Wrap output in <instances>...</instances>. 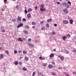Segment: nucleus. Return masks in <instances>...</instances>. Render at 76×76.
Listing matches in <instances>:
<instances>
[{
  "label": "nucleus",
  "mask_w": 76,
  "mask_h": 76,
  "mask_svg": "<svg viewBox=\"0 0 76 76\" xmlns=\"http://www.w3.org/2000/svg\"><path fill=\"white\" fill-rule=\"evenodd\" d=\"M44 4H42L41 5L40 7V10L41 12H42V11H45V9L44 8Z\"/></svg>",
  "instance_id": "f257e3e1"
},
{
  "label": "nucleus",
  "mask_w": 76,
  "mask_h": 76,
  "mask_svg": "<svg viewBox=\"0 0 76 76\" xmlns=\"http://www.w3.org/2000/svg\"><path fill=\"white\" fill-rule=\"evenodd\" d=\"M27 44L30 47H34V45L33 44H31L30 42H28L27 43Z\"/></svg>",
  "instance_id": "f03ea898"
},
{
  "label": "nucleus",
  "mask_w": 76,
  "mask_h": 76,
  "mask_svg": "<svg viewBox=\"0 0 76 76\" xmlns=\"http://www.w3.org/2000/svg\"><path fill=\"white\" fill-rule=\"evenodd\" d=\"M56 67V66L54 65L53 66L52 64H49L48 66V67L49 68V69H51L53 68V67Z\"/></svg>",
  "instance_id": "7ed1b4c3"
},
{
  "label": "nucleus",
  "mask_w": 76,
  "mask_h": 76,
  "mask_svg": "<svg viewBox=\"0 0 76 76\" xmlns=\"http://www.w3.org/2000/svg\"><path fill=\"white\" fill-rule=\"evenodd\" d=\"M60 57L61 60L63 61V60H64V57L63 56H60V55H59L58 56V58H59Z\"/></svg>",
  "instance_id": "20e7f679"
},
{
  "label": "nucleus",
  "mask_w": 76,
  "mask_h": 76,
  "mask_svg": "<svg viewBox=\"0 0 76 76\" xmlns=\"http://www.w3.org/2000/svg\"><path fill=\"white\" fill-rule=\"evenodd\" d=\"M62 4L63 6L65 7H66L67 5V2H64Z\"/></svg>",
  "instance_id": "39448f33"
},
{
  "label": "nucleus",
  "mask_w": 76,
  "mask_h": 76,
  "mask_svg": "<svg viewBox=\"0 0 76 76\" xmlns=\"http://www.w3.org/2000/svg\"><path fill=\"white\" fill-rule=\"evenodd\" d=\"M3 57H4V55L2 54H1L0 55V60L2 59Z\"/></svg>",
  "instance_id": "423d86ee"
},
{
  "label": "nucleus",
  "mask_w": 76,
  "mask_h": 76,
  "mask_svg": "<svg viewBox=\"0 0 76 76\" xmlns=\"http://www.w3.org/2000/svg\"><path fill=\"white\" fill-rule=\"evenodd\" d=\"M27 17L28 19H30L31 18V14H29L27 15Z\"/></svg>",
  "instance_id": "0eeeda50"
},
{
  "label": "nucleus",
  "mask_w": 76,
  "mask_h": 76,
  "mask_svg": "<svg viewBox=\"0 0 76 76\" xmlns=\"http://www.w3.org/2000/svg\"><path fill=\"white\" fill-rule=\"evenodd\" d=\"M39 59L42 60H45V58L44 57H42L41 56H40L39 57Z\"/></svg>",
  "instance_id": "6e6552de"
},
{
  "label": "nucleus",
  "mask_w": 76,
  "mask_h": 76,
  "mask_svg": "<svg viewBox=\"0 0 76 76\" xmlns=\"http://www.w3.org/2000/svg\"><path fill=\"white\" fill-rule=\"evenodd\" d=\"M21 26H23V24L22 23H20L19 25L18 26V28H20V27Z\"/></svg>",
  "instance_id": "1a4fd4ad"
},
{
  "label": "nucleus",
  "mask_w": 76,
  "mask_h": 76,
  "mask_svg": "<svg viewBox=\"0 0 76 76\" xmlns=\"http://www.w3.org/2000/svg\"><path fill=\"white\" fill-rule=\"evenodd\" d=\"M17 20L20 21V20H21V17L19 16H18L17 18Z\"/></svg>",
  "instance_id": "9d476101"
},
{
  "label": "nucleus",
  "mask_w": 76,
  "mask_h": 76,
  "mask_svg": "<svg viewBox=\"0 0 76 76\" xmlns=\"http://www.w3.org/2000/svg\"><path fill=\"white\" fill-rule=\"evenodd\" d=\"M1 28H2V32H5V30L4 29V27L3 26H1Z\"/></svg>",
  "instance_id": "9b49d317"
},
{
  "label": "nucleus",
  "mask_w": 76,
  "mask_h": 76,
  "mask_svg": "<svg viewBox=\"0 0 76 76\" xmlns=\"http://www.w3.org/2000/svg\"><path fill=\"white\" fill-rule=\"evenodd\" d=\"M32 9L29 8L28 9V12H32Z\"/></svg>",
  "instance_id": "f8f14e48"
},
{
  "label": "nucleus",
  "mask_w": 76,
  "mask_h": 76,
  "mask_svg": "<svg viewBox=\"0 0 76 76\" xmlns=\"http://www.w3.org/2000/svg\"><path fill=\"white\" fill-rule=\"evenodd\" d=\"M51 21H52V19L51 18L47 20L48 22H51Z\"/></svg>",
  "instance_id": "ddd939ff"
},
{
  "label": "nucleus",
  "mask_w": 76,
  "mask_h": 76,
  "mask_svg": "<svg viewBox=\"0 0 76 76\" xmlns=\"http://www.w3.org/2000/svg\"><path fill=\"white\" fill-rule=\"evenodd\" d=\"M25 60L26 61H28V60H29V58H28V57L26 56L24 58Z\"/></svg>",
  "instance_id": "4468645a"
},
{
  "label": "nucleus",
  "mask_w": 76,
  "mask_h": 76,
  "mask_svg": "<svg viewBox=\"0 0 76 76\" xmlns=\"http://www.w3.org/2000/svg\"><path fill=\"white\" fill-rule=\"evenodd\" d=\"M18 39L19 41H21V42H22V41H23V40H22L21 38H19Z\"/></svg>",
  "instance_id": "2eb2a0df"
},
{
  "label": "nucleus",
  "mask_w": 76,
  "mask_h": 76,
  "mask_svg": "<svg viewBox=\"0 0 76 76\" xmlns=\"http://www.w3.org/2000/svg\"><path fill=\"white\" fill-rule=\"evenodd\" d=\"M22 69L24 71H26V70H27V69L25 67L23 68Z\"/></svg>",
  "instance_id": "dca6fc26"
},
{
  "label": "nucleus",
  "mask_w": 76,
  "mask_h": 76,
  "mask_svg": "<svg viewBox=\"0 0 76 76\" xmlns=\"http://www.w3.org/2000/svg\"><path fill=\"white\" fill-rule=\"evenodd\" d=\"M5 53H6V54H9V51L7 50H5Z\"/></svg>",
  "instance_id": "f3484780"
},
{
  "label": "nucleus",
  "mask_w": 76,
  "mask_h": 76,
  "mask_svg": "<svg viewBox=\"0 0 76 76\" xmlns=\"http://www.w3.org/2000/svg\"><path fill=\"white\" fill-rule=\"evenodd\" d=\"M23 32L24 33V34H28V31H26V30H24L23 31Z\"/></svg>",
  "instance_id": "a211bd4d"
},
{
  "label": "nucleus",
  "mask_w": 76,
  "mask_h": 76,
  "mask_svg": "<svg viewBox=\"0 0 76 76\" xmlns=\"http://www.w3.org/2000/svg\"><path fill=\"white\" fill-rule=\"evenodd\" d=\"M63 23L64 24H67V21L66 20H64L63 21Z\"/></svg>",
  "instance_id": "6ab92c4d"
},
{
  "label": "nucleus",
  "mask_w": 76,
  "mask_h": 76,
  "mask_svg": "<svg viewBox=\"0 0 76 76\" xmlns=\"http://www.w3.org/2000/svg\"><path fill=\"white\" fill-rule=\"evenodd\" d=\"M63 12H65V13H67V9H64V10H63Z\"/></svg>",
  "instance_id": "aec40b11"
},
{
  "label": "nucleus",
  "mask_w": 76,
  "mask_h": 76,
  "mask_svg": "<svg viewBox=\"0 0 76 76\" xmlns=\"http://www.w3.org/2000/svg\"><path fill=\"white\" fill-rule=\"evenodd\" d=\"M70 24H73V21L72 20H71L70 21Z\"/></svg>",
  "instance_id": "412c9836"
},
{
  "label": "nucleus",
  "mask_w": 76,
  "mask_h": 76,
  "mask_svg": "<svg viewBox=\"0 0 76 76\" xmlns=\"http://www.w3.org/2000/svg\"><path fill=\"white\" fill-rule=\"evenodd\" d=\"M50 58H52V57H53V56H54V55H53V54L51 53L50 55Z\"/></svg>",
  "instance_id": "4be33fe9"
},
{
  "label": "nucleus",
  "mask_w": 76,
  "mask_h": 76,
  "mask_svg": "<svg viewBox=\"0 0 76 76\" xmlns=\"http://www.w3.org/2000/svg\"><path fill=\"white\" fill-rule=\"evenodd\" d=\"M51 73L52 75H53V76H55V75H56V74L53 72H51Z\"/></svg>",
  "instance_id": "5701e85b"
},
{
  "label": "nucleus",
  "mask_w": 76,
  "mask_h": 76,
  "mask_svg": "<svg viewBox=\"0 0 76 76\" xmlns=\"http://www.w3.org/2000/svg\"><path fill=\"white\" fill-rule=\"evenodd\" d=\"M66 38H67V37H66V36H64L62 37V39L64 40V39H66Z\"/></svg>",
  "instance_id": "b1692460"
},
{
  "label": "nucleus",
  "mask_w": 76,
  "mask_h": 76,
  "mask_svg": "<svg viewBox=\"0 0 76 76\" xmlns=\"http://www.w3.org/2000/svg\"><path fill=\"white\" fill-rule=\"evenodd\" d=\"M29 54L30 55H32V51H29Z\"/></svg>",
  "instance_id": "393cba45"
},
{
  "label": "nucleus",
  "mask_w": 76,
  "mask_h": 76,
  "mask_svg": "<svg viewBox=\"0 0 76 76\" xmlns=\"http://www.w3.org/2000/svg\"><path fill=\"white\" fill-rule=\"evenodd\" d=\"M32 24L33 25H36V23H35L34 21H33L32 23Z\"/></svg>",
  "instance_id": "a878e982"
},
{
  "label": "nucleus",
  "mask_w": 76,
  "mask_h": 76,
  "mask_svg": "<svg viewBox=\"0 0 76 76\" xmlns=\"http://www.w3.org/2000/svg\"><path fill=\"white\" fill-rule=\"evenodd\" d=\"M47 65V63H44L43 64V66H46Z\"/></svg>",
  "instance_id": "bb28decb"
},
{
  "label": "nucleus",
  "mask_w": 76,
  "mask_h": 76,
  "mask_svg": "<svg viewBox=\"0 0 76 76\" xmlns=\"http://www.w3.org/2000/svg\"><path fill=\"white\" fill-rule=\"evenodd\" d=\"M23 54H26V53H27V52L25 50H23Z\"/></svg>",
  "instance_id": "cd10ccee"
},
{
  "label": "nucleus",
  "mask_w": 76,
  "mask_h": 76,
  "mask_svg": "<svg viewBox=\"0 0 76 76\" xmlns=\"http://www.w3.org/2000/svg\"><path fill=\"white\" fill-rule=\"evenodd\" d=\"M35 73H36L35 72H33L32 73V76H35Z\"/></svg>",
  "instance_id": "c85d7f7f"
},
{
  "label": "nucleus",
  "mask_w": 76,
  "mask_h": 76,
  "mask_svg": "<svg viewBox=\"0 0 76 76\" xmlns=\"http://www.w3.org/2000/svg\"><path fill=\"white\" fill-rule=\"evenodd\" d=\"M12 22H16V20L15 19H12Z\"/></svg>",
  "instance_id": "c756f323"
},
{
  "label": "nucleus",
  "mask_w": 76,
  "mask_h": 76,
  "mask_svg": "<svg viewBox=\"0 0 76 76\" xmlns=\"http://www.w3.org/2000/svg\"><path fill=\"white\" fill-rule=\"evenodd\" d=\"M28 42H31V39H28Z\"/></svg>",
  "instance_id": "7c9ffc66"
},
{
  "label": "nucleus",
  "mask_w": 76,
  "mask_h": 76,
  "mask_svg": "<svg viewBox=\"0 0 76 76\" xmlns=\"http://www.w3.org/2000/svg\"><path fill=\"white\" fill-rule=\"evenodd\" d=\"M70 34H69L68 35H67V37H68V38H70Z\"/></svg>",
  "instance_id": "2f4dec72"
},
{
  "label": "nucleus",
  "mask_w": 76,
  "mask_h": 76,
  "mask_svg": "<svg viewBox=\"0 0 76 76\" xmlns=\"http://www.w3.org/2000/svg\"><path fill=\"white\" fill-rule=\"evenodd\" d=\"M51 34L52 35H55V34H56V32L54 31H53Z\"/></svg>",
  "instance_id": "473e14b6"
},
{
  "label": "nucleus",
  "mask_w": 76,
  "mask_h": 76,
  "mask_svg": "<svg viewBox=\"0 0 76 76\" xmlns=\"http://www.w3.org/2000/svg\"><path fill=\"white\" fill-rule=\"evenodd\" d=\"M46 27H47V28H49V25H48V23L46 25Z\"/></svg>",
  "instance_id": "72a5a7b5"
},
{
  "label": "nucleus",
  "mask_w": 76,
  "mask_h": 76,
  "mask_svg": "<svg viewBox=\"0 0 76 76\" xmlns=\"http://www.w3.org/2000/svg\"><path fill=\"white\" fill-rule=\"evenodd\" d=\"M25 28L26 29H28V28H29V26H25Z\"/></svg>",
  "instance_id": "f704fd0d"
},
{
  "label": "nucleus",
  "mask_w": 76,
  "mask_h": 76,
  "mask_svg": "<svg viewBox=\"0 0 76 76\" xmlns=\"http://www.w3.org/2000/svg\"><path fill=\"white\" fill-rule=\"evenodd\" d=\"M67 3L68 4H70V6H71V2H70V1H68L67 2Z\"/></svg>",
  "instance_id": "c9c22d12"
},
{
  "label": "nucleus",
  "mask_w": 76,
  "mask_h": 76,
  "mask_svg": "<svg viewBox=\"0 0 76 76\" xmlns=\"http://www.w3.org/2000/svg\"><path fill=\"white\" fill-rule=\"evenodd\" d=\"M73 74L74 75H76V72H73Z\"/></svg>",
  "instance_id": "e433bc0d"
},
{
  "label": "nucleus",
  "mask_w": 76,
  "mask_h": 76,
  "mask_svg": "<svg viewBox=\"0 0 76 76\" xmlns=\"http://www.w3.org/2000/svg\"><path fill=\"white\" fill-rule=\"evenodd\" d=\"M44 22L43 21H41L40 22V23L41 24H42V23H43Z\"/></svg>",
  "instance_id": "4c0bfd02"
},
{
  "label": "nucleus",
  "mask_w": 76,
  "mask_h": 76,
  "mask_svg": "<svg viewBox=\"0 0 76 76\" xmlns=\"http://www.w3.org/2000/svg\"><path fill=\"white\" fill-rule=\"evenodd\" d=\"M52 64H53L54 65H55V63L54 61H53L52 62Z\"/></svg>",
  "instance_id": "58836bf2"
},
{
  "label": "nucleus",
  "mask_w": 76,
  "mask_h": 76,
  "mask_svg": "<svg viewBox=\"0 0 76 76\" xmlns=\"http://www.w3.org/2000/svg\"><path fill=\"white\" fill-rule=\"evenodd\" d=\"M14 53L15 54H16L17 53V51L15 50L14 51Z\"/></svg>",
  "instance_id": "ea45409f"
},
{
  "label": "nucleus",
  "mask_w": 76,
  "mask_h": 76,
  "mask_svg": "<svg viewBox=\"0 0 76 76\" xmlns=\"http://www.w3.org/2000/svg\"><path fill=\"white\" fill-rule=\"evenodd\" d=\"M18 64V62H16L15 63V65H17Z\"/></svg>",
  "instance_id": "a19ab883"
},
{
  "label": "nucleus",
  "mask_w": 76,
  "mask_h": 76,
  "mask_svg": "<svg viewBox=\"0 0 76 76\" xmlns=\"http://www.w3.org/2000/svg\"><path fill=\"white\" fill-rule=\"evenodd\" d=\"M45 29V28L44 27H42L41 29V30L42 31V30H44Z\"/></svg>",
  "instance_id": "79ce46f5"
},
{
  "label": "nucleus",
  "mask_w": 76,
  "mask_h": 76,
  "mask_svg": "<svg viewBox=\"0 0 76 76\" xmlns=\"http://www.w3.org/2000/svg\"><path fill=\"white\" fill-rule=\"evenodd\" d=\"M19 64H20V65H21V64H22V62H19Z\"/></svg>",
  "instance_id": "37998d69"
},
{
  "label": "nucleus",
  "mask_w": 76,
  "mask_h": 76,
  "mask_svg": "<svg viewBox=\"0 0 76 76\" xmlns=\"http://www.w3.org/2000/svg\"><path fill=\"white\" fill-rule=\"evenodd\" d=\"M16 8L17 9H18V5H16Z\"/></svg>",
  "instance_id": "c03bdc74"
},
{
  "label": "nucleus",
  "mask_w": 76,
  "mask_h": 76,
  "mask_svg": "<svg viewBox=\"0 0 76 76\" xmlns=\"http://www.w3.org/2000/svg\"><path fill=\"white\" fill-rule=\"evenodd\" d=\"M18 53H22V51L20 50L18 51Z\"/></svg>",
  "instance_id": "a18cd8bd"
},
{
  "label": "nucleus",
  "mask_w": 76,
  "mask_h": 76,
  "mask_svg": "<svg viewBox=\"0 0 76 76\" xmlns=\"http://www.w3.org/2000/svg\"><path fill=\"white\" fill-rule=\"evenodd\" d=\"M69 7H70V6L69 5V4H68L67 6V8H69Z\"/></svg>",
  "instance_id": "49530a36"
},
{
  "label": "nucleus",
  "mask_w": 76,
  "mask_h": 76,
  "mask_svg": "<svg viewBox=\"0 0 76 76\" xmlns=\"http://www.w3.org/2000/svg\"><path fill=\"white\" fill-rule=\"evenodd\" d=\"M23 21H25V20H26L25 18H23Z\"/></svg>",
  "instance_id": "de8ad7c7"
},
{
  "label": "nucleus",
  "mask_w": 76,
  "mask_h": 76,
  "mask_svg": "<svg viewBox=\"0 0 76 76\" xmlns=\"http://www.w3.org/2000/svg\"><path fill=\"white\" fill-rule=\"evenodd\" d=\"M25 13H27V11L26 10H25Z\"/></svg>",
  "instance_id": "09e8293b"
},
{
  "label": "nucleus",
  "mask_w": 76,
  "mask_h": 76,
  "mask_svg": "<svg viewBox=\"0 0 76 76\" xmlns=\"http://www.w3.org/2000/svg\"><path fill=\"white\" fill-rule=\"evenodd\" d=\"M39 75L40 76V75H41V72H39Z\"/></svg>",
  "instance_id": "8fccbe9b"
},
{
  "label": "nucleus",
  "mask_w": 76,
  "mask_h": 76,
  "mask_svg": "<svg viewBox=\"0 0 76 76\" xmlns=\"http://www.w3.org/2000/svg\"><path fill=\"white\" fill-rule=\"evenodd\" d=\"M7 1V0H4V3H6V1Z\"/></svg>",
  "instance_id": "3c124183"
},
{
  "label": "nucleus",
  "mask_w": 76,
  "mask_h": 76,
  "mask_svg": "<svg viewBox=\"0 0 76 76\" xmlns=\"http://www.w3.org/2000/svg\"><path fill=\"white\" fill-rule=\"evenodd\" d=\"M53 50V51H56V49H54Z\"/></svg>",
  "instance_id": "603ef678"
},
{
  "label": "nucleus",
  "mask_w": 76,
  "mask_h": 76,
  "mask_svg": "<svg viewBox=\"0 0 76 76\" xmlns=\"http://www.w3.org/2000/svg\"><path fill=\"white\" fill-rule=\"evenodd\" d=\"M22 39H23V40H24V41H25L26 40V39L23 37L22 38Z\"/></svg>",
  "instance_id": "864d4df0"
},
{
  "label": "nucleus",
  "mask_w": 76,
  "mask_h": 76,
  "mask_svg": "<svg viewBox=\"0 0 76 76\" xmlns=\"http://www.w3.org/2000/svg\"><path fill=\"white\" fill-rule=\"evenodd\" d=\"M57 4H60V3L58 2H57Z\"/></svg>",
  "instance_id": "5fc2aeb1"
},
{
  "label": "nucleus",
  "mask_w": 76,
  "mask_h": 76,
  "mask_svg": "<svg viewBox=\"0 0 76 76\" xmlns=\"http://www.w3.org/2000/svg\"><path fill=\"white\" fill-rule=\"evenodd\" d=\"M54 26H57V24H54Z\"/></svg>",
  "instance_id": "6e6d98bb"
},
{
  "label": "nucleus",
  "mask_w": 76,
  "mask_h": 76,
  "mask_svg": "<svg viewBox=\"0 0 76 76\" xmlns=\"http://www.w3.org/2000/svg\"><path fill=\"white\" fill-rule=\"evenodd\" d=\"M62 68L61 67H59L58 68V69H61Z\"/></svg>",
  "instance_id": "4d7b16f0"
},
{
  "label": "nucleus",
  "mask_w": 76,
  "mask_h": 76,
  "mask_svg": "<svg viewBox=\"0 0 76 76\" xmlns=\"http://www.w3.org/2000/svg\"><path fill=\"white\" fill-rule=\"evenodd\" d=\"M74 40H75V39H76V37H74Z\"/></svg>",
  "instance_id": "13d9d810"
},
{
  "label": "nucleus",
  "mask_w": 76,
  "mask_h": 76,
  "mask_svg": "<svg viewBox=\"0 0 76 76\" xmlns=\"http://www.w3.org/2000/svg\"><path fill=\"white\" fill-rule=\"evenodd\" d=\"M38 7H37V6H36L35 7V9H37Z\"/></svg>",
  "instance_id": "bf43d9fd"
},
{
  "label": "nucleus",
  "mask_w": 76,
  "mask_h": 76,
  "mask_svg": "<svg viewBox=\"0 0 76 76\" xmlns=\"http://www.w3.org/2000/svg\"><path fill=\"white\" fill-rule=\"evenodd\" d=\"M2 49V48L1 47H0V50H1Z\"/></svg>",
  "instance_id": "052dcab7"
},
{
  "label": "nucleus",
  "mask_w": 76,
  "mask_h": 76,
  "mask_svg": "<svg viewBox=\"0 0 76 76\" xmlns=\"http://www.w3.org/2000/svg\"><path fill=\"white\" fill-rule=\"evenodd\" d=\"M32 28H35V26H33L32 27Z\"/></svg>",
  "instance_id": "680f3d73"
},
{
  "label": "nucleus",
  "mask_w": 76,
  "mask_h": 76,
  "mask_svg": "<svg viewBox=\"0 0 76 76\" xmlns=\"http://www.w3.org/2000/svg\"><path fill=\"white\" fill-rule=\"evenodd\" d=\"M69 51H67V54H69Z\"/></svg>",
  "instance_id": "e2e57ef3"
},
{
  "label": "nucleus",
  "mask_w": 76,
  "mask_h": 76,
  "mask_svg": "<svg viewBox=\"0 0 76 76\" xmlns=\"http://www.w3.org/2000/svg\"><path fill=\"white\" fill-rule=\"evenodd\" d=\"M63 0H59V1H61Z\"/></svg>",
  "instance_id": "0e129e2a"
},
{
  "label": "nucleus",
  "mask_w": 76,
  "mask_h": 76,
  "mask_svg": "<svg viewBox=\"0 0 76 76\" xmlns=\"http://www.w3.org/2000/svg\"><path fill=\"white\" fill-rule=\"evenodd\" d=\"M67 76H69V74H67Z\"/></svg>",
  "instance_id": "69168bd1"
},
{
  "label": "nucleus",
  "mask_w": 76,
  "mask_h": 76,
  "mask_svg": "<svg viewBox=\"0 0 76 76\" xmlns=\"http://www.w3.org/2000/svg\"><path fill=\"white\" fill-rule=\"evenodd\" d=\"M69 23L68 21H67V23Z\"/></svg>",
  "instance_id": "338daca9"
},
{
  "label": "nucleus",
  "mask_w": 76,
  "mask_h": 76,
  "mask_svg": "<svg viewBox=\"0 0 76 76\" xmlns=\"http://www.w3.org/2000/svg\"><path fill=\"white\" fill-rule=\"evenodd\" d=\"M67 13H69V12L67 11Z\"/></svg>",
  "instance_id": "774afa93"
}]
</instances>
